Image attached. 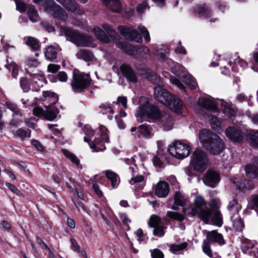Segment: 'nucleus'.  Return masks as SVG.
Wrapping results in <instances>:
<instances>
[{
    "instance_id": "f704fd0d",
    "label": "nucleus",
    "mask_w": 258,
    "mask_h": 258,
    "mask_svg": "<svg viewBox=\"0 0 258 258\" xmlns=\"http://www.w3.org/2000/svg\"><path fill=\"white\" fill-rule=\"evenodd\" d=\"M43 96L46 98H48V100L51 102L52 104H55L58 101V96L54 93L49 91H44Z\"/></svg>"
},
{
    "instance_id": "6ab92c4d",
    "label": "nucleus",
    "mask_w": 258,
    "mask_h": 258,
    "mask_svg": "<svg viewBox=\"0 0 258 258\" xmlns=\"http://www.w3.org/2000/svg\"><path fill=\"white\" fill-rule=\"evenodd\" d=\"M169 104H166L170 109L174 112L178 113L182 107L181 101L174 96H172L169 100Z\"/></svg>"
},
{
    "instance_id": "58836bf2",
    "label": "nucleus",
    "mask_w": 258,
    "mask_h": 258,
    "mask_svg": "<svg viewBox=\"0 0 258 258\" xmlns=\"http://www.w3.org/2000/svg\"><path fill=\"white\" fill-rule=\"evenodd\" d=\"M234 64L235 66L231 68V69L233 71H237V67L238 66H239L241 68L242 70L246 67V66H247V63H246V62L243 60V59H240L239 57H238L237 59H235Z\"/></svg>"
},
{
    "instance_id": "5701e85b",
    "label": "nucleus",
    "mask_w": 258,
    "mask_h": 258,
    "mask_svg": "<svg viewBox=\"0 0 258 258\" xmlns=\"http://www.w3.org/2000/svg\"><path fill=\"white\" fill-rule=\"evenodd\" d=\"M208 240L211 242H217L220 245L224 243V240L221 234L217 233L216 231H212L207 233Z\"/></svg>"
},
{
    "instance_id": "7ed1b4c3",
    "label": "nucleus",
    "mask_w": 258,
    "mask_h": 258,
    "mask_svg": "<svg viewBox=\"0 0 258 258\" xmlns=\"http://www.w3.org/2000/svg\"><path fill=\"white\" fill-rule=\"evenodd\" d=\"M194 206H189L183 209L184 212L195 216L198 215L199 218L205 223H208L209 218L211 217L212 212L208 208H203L207 202L201 195H196L194 200Z\"/></svg>"
},
{
    "instance_id": "603ef678",
    "label": "nucleus",
    "mask_w": 258,
    "mask_h": 258,
    "mask_svg": "<svg viewBox=\"0 0 258 258\" xmlns=\"http://www.w3.org/2000/svg\"><path fill=\"white\" fill-rule=\"evenodd\" d=\"M233 225L237 231H241L244 227V223L241 219H237L233 221Z\"/></svg>"
},
{
    "instance_id": "c9c22d12",
    "label": "nucleus",
    "mask_w": 258,
    "mask_h": 258,
    "mask_svg": "<svg viewBox=\"0 0 258 258\" xmlns=\"http://www.w3.org/2000/svg\"><path fill=\"white\" fill-rule=\"evenodd\" d=\"M211 127L215 131H219L221 128V121L216 116H210Z\"/></svg>"
},
{
    "instance_id": "052dcab7",
    "label": "nucleus",
    "mask_w": 258,
    "mask_h": 258,
    "mask_svg": "<svg viewBox=\"0 0 258 258\" xmlns=\"http://www.w3.org/2000/svg\"><path fill=\"white\" fill-rule=\"evenodd\" d=\"M15 3L17 6V9L19 11L23 12L26 10L25 5L20 0H15Z\"/></svg>"
},
{
    "instance_id": "69168bd1",
    "label": "nucleus",
    "mask_w": 258,
    "mask_h": 258,
    "mask_svg": "<svg viewBox=\"0 0 258 258\" xmlns=\"http://www.w3.org/2000/svg\"><path fill=\"white\" fill-rule=\"evenodd\" d=\"M16 134L17 136H19L22 138H26L27 137H30L29 134H28L25 131L19 129L17 131Z\"/></svg>"
},
{
    "instance_id": "b1692460",
    "label": "nucleus",
    "mask_w": 258,
    "mask_h": 258,
    "mask_svg": "<svg viewBox=\"0 0 258 258\" xmlns=\"http://www.w3.org/2000/svg\"><path fill=\"white\" fill-rule=\"evenodd\" d=\"M76 56L79 59H82L86 61H91L93 59V54L87 49H80L77 53Z\"/></svg>"
},
{
    "instance_id": "6e6d98bb",
    "label": "nucleus",
    "mask_w": 258,
    "mask_h": 258,
    "mask_svg": "<svg viewBox=\"0 0 258 258\" xmlns=\"http://www.w3.org/2000/svg\"><path fill=\"white\" fill-rule=\"evenodd\" d=\"M187 246V244L185 242L180 244L172 245L170 246V250L173 252H176L184 249Z\"/></svg>"
},
{
    "instance_id": "423d86ee",
    "label": "nucleus",
    "mask_w": 258,
    "mask_h": 258,
    "mask_svg": "<svg viewBox=\"0 0 258 258\" xmlns=\"http://www.w3.org/2000/svg\"><path fill=\"white\" fill-rule=\"evenodd\" d=\"M209 163L208 155L204 151L197 149L193 152L190 164L195 170L200 173H203L207 168Z\"/></svg>"
},
{
    "instance_id": "4d7b16f0",
    "label": "nucleus",
    "mask_w": 258,
    "mask_h": 258,
    "mask_svg": "<svg viewBox=\"0 0 258 258\" xmlns=\"http://www.w3.org/2000/svg\"><path fill=\"white\" fill-rule=\"evenodd\" d=\"M150 252L152 258H164L163 253L158 249L151 250Z\"/></svg>"
},
{
    "instance_id": "bf43d9fd",
    "label": "nucleus",
    "mask_w": 258,
    "mask_h": 258,
    "mask_svg": "<svg viewBox=\"0 0 258 258\" xmlns=\"http://www.w3.org/2000/svg\"><path fill=\"white\" fill-rule=\"evenodd\" d=\"M164 228L162 226H156L154 230V234L158 237H161L164 235Z\"/></svg>"
},
{
    "instance_id": "4be33fe9",
    "label": "nucleus",
    "mask_w": 258,
    "mask_h": 258,
    "mask_svg": "<svg viewBox=\"0 0 258 258\" xmlns=\"http://www.w3.org/2000/svg\"><path fill=\"white\" fill-rule=\"evenodd\" d=\"M186 198L180 191H176L174 195V202L172 209L177 210L178 206H183L186 202Z\"/></svg>"
},
{
    "instance_id": "49530a36",
    "label": "nucleus",
    "mask_w": 258,
    "mask_h": 258,
    "mask_svg": "<svg viewBox=\"0 0 258 258\" xmlns=\"http://www.w3.org/2000/svg\"><path fill=\"white\" fill-rule=\"evenodd\" d=\"M167 216H168L170 218L172 219L173 220H176L178 221H181L183 220L184 217L182 214H179L174 212H168L167 214Z\"/></svg>"
},
{
    "instance_id": "a211bd4d",
    "label": "nucleus",
    "mask_w": 258,
    "mask_h": 258,
    "mask_svg": "<svg viewBox=\"0 0 258 258\" xmlns=\"http://www.w3.org/2000/svg\"><path fill=\"white\" fill-rule=\"evenodd\" d=\"M226 136L232 141L238 142L242 139V134L240 131L234 128L229 127L225 132Z\"/></svg>"
},
{
    "instance_id": "a19ab883",
    "label": "nucleus",
    "mask_w": 258,
    "mask_h": 258,
    "mask_svg": "<svg viewBox=\"0 0 258 258\" xmlns=\"http://www.w3.org/2000/svg\"><path fill=\"white\" fill-rule=\"evenodd\" d=\"M212 214L211 215V217L209 219H211L215 224L218 226H221L222 225V220L220 211L219 210L215 211L214 216L213 217H212Z\"/></svg>"
},
{
    "instance_id": "a878e982",
    "label": "nucleus",
    "mask_w": 258,
    "mask_h": 258,
    "mask_svg": "<svg viewBox=\"0 0 258 258\" xmlns=\"http://www.w3.org/2000/svg\"><path fill=\"white\" fill-rule=\"evenodd\" d=\"M180 77L182 79V81L188 85L190 89H194L196 88L197 83L190 75L187 74L181 76Z\"/></svg>"
},
{
    "instance_id": "c03bdc74",
    "label": "nucleus",
    "mask_w": 258,
    "mask_h": 258,
    "mask_svg": "<svg viewBox=\"0 0 258 258\" xmlns=\"http://www.w3.org/2000/svg\"><path fill=\"white\" fill-rule=\"evenodd\" d=\"M6 67L8 70L12 71L13 77L17 78L18 74V69L17 64L15 62H11L6 65Z\"/></svg>"
},
{
    "instance_id": "ea45409f",
    "label": "nucleus",
    "mask_w": 258,
    "mask_h": 258,
    "mask_svg": "<svg viewBox=\"0 0 258 258\" xmlns=\"http://www.w3.org/2000/svg\"><path fill=\"white\" fill-rule=\"evenodd\" d=\"M26 43L33 49H37L39 48V45L38 42L34 38L29 37L26 41Z\"/></svg>"
},
{
    "instance_id": "0e129e2a",
    "label": "nucleus",
    "mask_w": 258,
    "mask_h": 258,
    "mask_svg": "<svg viewBox=\"0 0 258 258\" xmlns=\"http://www.w3.org/2000/svg\"><path fill=\"white\" fill-rule=\"evenodd\" d=\"M33 114L37 116L42 115L44 117V112L41 107L36 106L33 108Z\"/></svg>"
},
{
    "instance_id": "de8ad7c7",
    "label": "nucleus",
    "mask_w": 258,
    "mask_h": 258,
    "mask_svg": "<svg viewBox=\"0 0 258 258\" xmlns=\"http://www.w3.org/2000/svg\"><path fill=\"white\" fill-rule=\"evenodd\" d=\"M20 85L21 88L25 92H28L30 89V85L27 80L25 78H22L20 79Z\"/></svg>"
},
{
    "instance_id": "864d4df0",
    "label": "nucleus",
    "mask_w": 258,
    "mask_h": 258,
    "mask_svg": "<svg viewBox=\"0 0 258 258\" xmlns=\"http://www.w3.org/2000/svg\"><path fill=\"white\" fill-rule=\"evenodd\" d=\"M209 205L213 210H218L221 205L220 201L217 198L213 199L210 202Z\"/></svg>"
},
{
    "instance_id": "e2e57ef3",
    "label": "nucleus",
    "mask_w": 258,
    "mask_h": 258,
    "mask_svg": "<svg viewBox=\"0 0 258 258\" xmlns=\"http://www.w3.org/2000/svg\"><path fill=\"white\" fill-rule=\"evenodd\" d=\"M59 69L60 66L55 64H50L47 67L48 71L52 73H56Z\"/></svg>"
},
{
    "instance_id": "4c0bfd02",
    "label": "nucleus",
    "mask_w": 258,
    "mask_h": 258,
    "mask_svg": "<svg viewBox=\"0 0 258 258\" xmlns=\"http://www.w3.org/2000/svg\"><path fill=\"white\" fill-rule=\"evenodd\" d=\"M248 136L253 145L258 147V131H250L248 132Z\"/></svg>"
},
{
    "instance_id": "4468645a",
    "label": "nucleus",
    "mask_w": 258,
    "mask_h": 258,
    "mask_svg": "<svg viewBox=\"0 0 258 258\" xmlns=\"http://www.w3.org/2000/svg\"><path fill=\"white\" fill-rule=\"evenodd\" d=\"M246 175L251 178H258V157L254 158L245 167Z\"/></svg>"
},
{
    "instance_id": "37998d69",
    "label": "nucleus",
    "mask_w": 258,
    "mask_h": 258,
    "mask_svg": "<svg viewBox=\"0 0 258 258\" xmlns=\"http://www.w3.org/2000/svg\"><path fill=\"white\" fill-rule=\"evenodd\" d=\"M195 12L199 14L206 17L210 16V11L208 7L204 6L202 7H198L195 9Z\"/></svg>"
},
{
    "instance_id": "c756f323",
    "label": "nucleus",
    "mask_w": 258,
    "mask_h": 258,
    "mask_svg": "<svg viewBox=\"0 0 258 258\" xmlns=\"http://www.w3.org/2000/svg\"><path fill=\"white\" fill-rule=\"evenodd\" d=\"M44 53L46 58L50 60L56 58L57 56L56 49L52 45L48 46L46 49Z\"/></svg>"
},
{
    "instance_id": "6e6552de",
    "label": "nucleus",
    "mask_w": 258,
    "mask_h": 258,
    "mask_svg": "<svg viewBox=\"0 0 258 258\" xmlns=\"http://www.w3.org/2000/svg\"><path fill=\"white\" fill-rule=\"evenodd\" d=\"M33 2L37 4L42 2L45 11L49 12L55 18L64 20L67 18L65 12L55 3L52 0H33Z\"/></svg>"
},
{
    "instance_id": "5fc2aeb1",
    "label": "nucleus",
    "mask_w": 258,
    "mask_h": 258,
    "mask_svg": "<svg viewBox=\"0 0 258 258\" xmlns=\"http://www.w3.org/2000/svg\"><path fill=\"white\" fill-rule=\"evenodd\" d=\"M136 234L138 237V240L139 242L144 241L148 239L147 235L143 233L141 229H138L136 232Z\"/></svg>"
},
{
    "instance_id": "bb28decb",
    "label": "nucleus",
    "mask_w": 258,
    "mask_h": 258,
    "mask_svg": "<svg viewBox=\"0 0 258 258\" xmlns=\"http://www.w3.org/2000/svg\"><path fill=\"white\" fill-rule=\"evenodd\" d=\"M166 61L167 63H168L171 68L172 72L177 76H181V72L182 70V67L170 59H167Z\"/></svg>"
},
{
    "instance_id": "2eb2a0df",
    "label": "nucleus",
    "mask_w": 258,
    "mask_h": 258,
    "mask_svg": "<svg viewBox=\"0 0 258 258\" xmlns=\"http://www.w3.org/2000/svg\"><path fill=\"white\" fill-rule=\"evenodd\" d=\"M30 77L32 88L35 91H39L46 84V80L41 74H33Z\"/></svg>"
},
{
    "instance_id": "a18cd8bd",
    "label": "nucleus",
    "mask_w": 258,
    "mask_h": 258,
    "mask_svg": "<svg viewBox=\"0 0 258 258\" xmlns=\"http://www.w3.org/2000/svg\"><path fill=\"white\" fill-rule=\"evenodd\" d=\"M138 29L144 36L145 40L147 42H149L150 41V37L149 31L146 29V28L141 25H139L138 26Z\"/></svg>"
},
{
    "instance_id": "2f4dec72",
    "label": "nucleus",
    "mask_w": 258,
    "mask_h": 258,
    "mask_svg": "<svg viewBox=\"0 0 258 258\" xmlns=\"http://www.w3.org/2000/svg\"><path fill=\"white\" fill-rule=\"evenodd\" d=\"M107 177L111 182L112 186L115 187L118 184V177L115 172L107 170L105 172Z\"/></svg>"
},
{
    "instance_id": "72a5a7b5",
    "label": "nucleus",
    "mask_w": 258,
    "mask_h": 258,
    "mask_svg": "<svg viewBox=\"0 0 258 258\" xmlns=\"http://www.w3.org/2000/svg\"><path fill=\"white\" fill-rule=\"evenodd\" d=\"M44 117L50 121L54 119L56 117V112L50 108L49 105L46 106V111L44 112Z\"/></svg>"
},
{
    "instance_id": "3c124183",
    "label": "nucleus",
    "mask_w": 258,
    "mask_h": 258,
    "mask_svg": "<svg viewBox=\"0 0 258 258\" xmlns=\"http://www.w3.org/2000/svg\"><path fill=\"white\" fill-rule=\"evenodd\" d=\"M160 222V218L156 215H153L151 217L149 224L152 227L157 226Z\"/></svg>"
},
{
    "instance_id": "39448f33",
    "label": "nucleus",
    "mask_w": 258,
    "mask_h": 258,
    "mask_svg": "<svg viewBox=\"0 0 258 258\" xmlns=\"http://www.w3.org/2000/svg\"><path fill=\"white\" fill-rule=\"evenodd\" d=\"M140 105L136 113V117L139 121H142L143 117L147 115L152 119H158L161 117V113L155 105L150 104L149 100L145 97L140 99Z\"/></svg>"
},
{
    "instance_id": "9b49d317",
    "label": "nucleus",
    "mask_w": 258,
    "mask_h": 258,
    "mask_svg": "<svg viewBox=\"0 0 258 258\" xmlns=\"http://www.w3.org/2000/svg\"><path fill=\"white\" fill-rule=\"evenodd\" d=\"M120 33L127 39L134 40L138 43L142 42L141 35L133 28L120 26L119 28Z\"/></svg>"
},
{
    "instance_id": "e433bc0d",
    "label": "nucleus",
    "mask_w": 258,
    "mask_h": 258,
    "mask_svg": "<svg viewBox=\"0 0 258 258\" xmlns=\"http://www.w3.org/2000/svg\"><path fill=\"white\" fill-rule=\"evenodd\" d=\"M6 105L10 110L14 112L13 116H14L15 115H19L20 116L22 115L21 113L20 112V110L18 108L17 106L15 104L10 101H7L6 102Z\"/></svg>"
},
{
    "instance_id": "20e7f679",
    "label": "nucleus",
    "mask_w": 258,
    "mask_h": 258,
    "mask_svg": "<svg viewBox=\"0 0 258 258\" xmlns=\"http://www.w3.org/2000/svg\"><path fill=\"white\" fill-rule=\"evenodd\" d=\"M199 106L209 110H216L217 105L220 104L223 113L229 117L235 114V109L228 102L223 99H217V102L210 97H201L198 100Z\"/></svg>"
},
{
    "instance_id": "aec40b11",
    "label": "nucleus",
    "mask_w": 258,
    "mask_h": 258,
    "mask_svg": "<svg viewBox=\"0 0 258 258\" xmlns=\"http://www.w3.org/2000/svg\"><path fill=\"white\" fill-rule=\"evenodd\" d=\"M233 183L240 189H250L253 187V184L250 181L243 178H235L233 180Z\"/></svg>"
},
{
    "instance_id": "774afa93",
    "label": "nucleus",
    "mask_w": 258,
    "mask_h": 258,
    "mask_svg": "<svg viewBox=\"0 0 258 258\" xmlns=\"http://www.w3.org/2000/svg\"><path fill=\"white\" fill-rule=\"evenodd\" d=\"M58 78L61 82H66L68 80V76L64 72H60L58 74Z\"/></svg>"
},
{
    "instance_id": "7c9ffc66",
    "label": "nucleus",
    "mask_w": 258,
    "mask_h": 258,
    "mask_svg": "<svg viewBox=\"0 0 258 258\" xmlns=\"http://www.w3.org/2000/svg\"><path fill=\"white\" fill-rule=\"evenodd\" d=\"M93 32L95 35L98 39L104 42H109L108 37L106 35L104 32L100 28H95L93 29Z\"/></svg>"
},
{
    "instance_id": "1a4fd4ad",
    "label": "nucleus",
    "mask_w": 258,
    "mask_h": 258,
    "mask_svg": "<svg viewBox=\"0 0 258 258\" xmlns=\"http://www.w3.org/2000/svg\"><path fill=\"white\" fill-rule=\"evenodd\" d=\"M191 149L188 144L176 141L170 146L168 151L173 157L178 159H183L189 156Z\"/></svg>"
},
{
    "instance_id": "dca6fc26",
    "label": "nucleus",
    "mask_w": 258,
    "mask_h": 258,
    "mask_svg": "<svg viewBox=\"0 0 258 258\" xmlns=\"http://www.w3.org/2000/svg\"><path fill=\"white\" fill-rule=\"evenodd\" d=\"M168 184L163 181L158 182L155 187V194L159 198H164L167 196L169 192Z\"/></svg>"
},
{
    "instance_id": "09e8293b",
    "label": "nucleus",
    "mask_w": 258,
    "mask_h": 258,
    "mask_svg": "<svg viewBox=\"0 0 258 258\" xmlns=\"http://www.w3.org/2000/svg\"><path fill=\"white\" fill-rule=\"evenodd\" d=\"M138 130L140 133L146 137L150 136L151 131L150 128L145 124H143L139 126Z\"/></svg>"
},
{
    "instance_id": "393cba45",
    "label": "nucleus",
    "mask_w": 258,
    "mask_h": 258,
    "mask_svg": "<svg viewBox=\"0 0 258 258\" xmlns=\"http://www.w3.org/2000/svg\"><path fill=\"white\" fill-rule=\"evenodd\" d=\"M62 4L68 10L75 12L77 10V5L72 0H56Z\"/></svg>"
},
{
    "instance_id": "f8f14e48",
    "label": "nucleus",
    "mask_w": 258,
    "mask_h": 258,
    "mask_svg": "<svg viewBox=\"0 0 258 258\" xmlns=\"http://www.w3.org/2000/svg\"><path fill=\"white\" fill-rule=\"evenodd\" d=\"M154 97L156 100L164 104H169V100L172 96L161 85L154 87Z\"/></svg>"
},
{
    "instance_id": "8fccbe9b",
    "label": "nucleus",
    "mask_w": 258,
    "mask_h": 258,
    "mask_svg": "<svg viewBox=\"0 0 258 258\" xmlns=\"http://www.w3.org/2000/svg\"><path fill=\"white\" fill-rule=\"evenodd\" d=\"M127 99L126 97L124 96H118L117 97V100L116 102H113L116 105H121L124 108H127Z\"/></svg>"
},
{
    "instance_id": "f3484780",
    "label": "nucleus",
    "mask_w": 258,
    "mask_h": 258,
    "mask_svg": "<svg viewBox=\"0 0 258 258\" xmlns=\"http://www.w3.org/2000/svg\"><path fill=\"white\" fill-rule=\"evenodd\" d=\"M120 69L123 75L128 81L134 83L137 82V77L129 66L125 64H122Z\"/></svg>"
},
{
    "instance_id": "cd10ccee",
    "label": "nucleus",
    "mask_w": 258,
    "mask_h": 258,
    "mask_svg": "<svg viewBox=\"0 0 258 258\" xmlns=\"http://www.w3.org/2000/svg\"><path fill=\"white\" fill-rule=\"evenodd\" d=\"M130 169L132 172V177L130 181L131 184H136L139 183L143 182L144 180V177L142 175H139L137 174L135 169L133 167H130Z\"/></svg>"
},
{
    "instance_id": "473e14b6",
    "label": "nucleus",
    "mask_w": 258,
    "mask_h": 258,
    "mask_svg": "<svg viewBox=\"0 0 258 258\" xmlns=\"http://www.w3.org/2000/svg\"><path fill=\"white\" fill-rule=\"evenodd\" d=\"M62 152L63 155L69 160H70L72 163L76 164V165H78L80 164V161L78 157L73 153L68 151L67 149H62Z\"/></svg>"
},
{
    "instance_id": "f03ea898",
    "label": "nucleus",
    "mask_w": 258,
    "mask_h": 258,
    "mask_svg": "<svg viewBox=\"0 0 258 258\" xmlns=\"http://www.w3.org/2000/svg\"><path fill=\"white\" fill-rule=\"evenodd\" d=\"M199 139L203 146L212 154H219L224 149V144L219 137L207 130L200 132Z\"/></svg>"
},
{
    "instance_id": "338daca9",
    "label": "nucleus",
    "mask_w": 258,
    "mask_h": 258,
    "mask_svg": "<svg viewBox=\"0 0 258 258\" xmlns=\"http://www.w3.org/2000/svg\"><path fill=\"white\" fill-rule=\"evenodd\" d=\"M172 82L173 84H175L179 89H180L181 91H184V86L181 83V82L176 78H173L172 80Z\"/></svg>"
},
{
    "instance_id": "c85d7f7f",
    "label": "nucleus",
    "mask_w": 258,
    "mask_h": 258,
    "mask_svg": "<svg viewBox=\"0 0 258 258\" xmlns=\"http://www.w3.org/2000/svg\"><path fill=\"white\" fill-rule=\"evenodd\" d=\"M227 208L231 215H235L238 213L239 210L241 209V206L236 200H233L229 202Z\"/></svg>"
},
{
    "instance_id": "ddd939ff",
    "label": "nucleus",
    "mask_w": 258,
    "mask_h": 258,
    "mask_svg": "<svg viewBox=\"0 0 258 258\" xmlns=\"http://www.w3.org/2000/svg\"><path fill=\"white\" fill-rule=\"evenodd\" d=\"M220 176L218 172L209 170L204 175L203 181L205 185L214 187L220 181Z\"/></svg>"
},
{
    "instance_id": "13d9d810",
    "label": "nucleus",
    "mask_w": 258,
    "mask_h": 258,
    "mask_svg": "<svg viewBox=\"0 0 258 258\" xmlns=\"http://www.w3.org/2000/svg\"><path fill=\"white\" fill-rule=\"evenodd\" d=\"M203 251L209 256H212V252L210 249V244L205 240L203 241Z\"/></svg>"
},
{
    "instance_id": "412c9836",
    "label": "nucleus",
    "mask_w": 258,
    "mask_h": 258,
    "mask_svg": "<svg viewBox=\"0 0 258 258\" xmlns=\"http://www.w3.org/2000/svg\"><path fill=\"white\" fill-rule=\"evenodd\" d=\"M103 2L106 7L113 12L118 13L121 10V5L119 0H103Z\"/></svg>"
},
{
    "instance_id": "9d476101",
    "label": "nucleus",
    "mask_w": 258,
    "mask_h": 258,
    "mask_svg": "<svg viewBox=\"0 0 258 258\" xmlns=\"http://www.w3.org/2000/svg\"><path fill=\"white\" fill-rule=\"evenodd\" d=\"M90 84V78L88 74L74 72L71 86L76 91H82Z\"/></svg>"
},
{
    "instance_id": "f257e3e1",
    "label": "nucleus",
    "mask_w": 258,
    "mask_h": 258,
    "mask_svg": "<svg viewBox=\"0 0 258 258\" xmlns=\"http://www.w3.org/2000/svg\"><path fill=\"white\" fill-rule=\"evenodd\" d=\"M85 136V142L89 143L93 152L102 151L106 149L105 143L109 141L108 131L103 125H100L95 133L89 126H85L83 130Z\"/></svg>"
},
{
    "instance_id": "0eeeda50",
    "label": "nucleus",
    "mask_w": 258,
    "mask_h": 258,
    "mask_svg": "<svg viewBox=\"0 0 258 258\" xmlns=\"http://www.w3.org/2000/svg\"><path fill=\"white\" fill-rule=\"evenodd\" d=\"M60 35H64L69 37L71 41L78 46H88L92 41L90 37L81 35L76 31L63 27H61Z\"/></svg>"
},
{
    "instance_id": "79ce46f5",
    "label": "nucleus",
    "mask_w": 258,
    "mask_h": 258,
    "mask_svg": "<svg viewBox=\"0 0 258 258\" xmlns=\"http://www.w3.org/2000/svg\"><path fill=\"white\" fill-rule=\"evenodd\" d=\"M28 15L32 22H35L37 21L38 18L37 12L33 7H31L29 8Z\"/></svg>"
},
{
    "instance_id": "680f3d73",
    "label": "nucleus",
    "mask_w": 258,
    "mask_h": 258,
    "mask_svg": "<svg viewBox=\"0 0 258 258\" xmlns=\"http://www.w3.org/2000/svg\"><path fill=\"white\" fill-rule=\"evenodd\" d=\"M6 185L13 192L15 193L17 195L20 194V191L15 185L10 183H7L6 184Z\"/></svg>"
}]
</instances>
